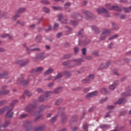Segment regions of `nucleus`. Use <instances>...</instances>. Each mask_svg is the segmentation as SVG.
<instances>
[{
	"label": "nucleus",
	"mask_w": 131,
	"mask_h": 131,
	"mask_svg": "<svg viewBox=\"0 0 131 131\" xmlns=\"http://www.w3.org/2000/svg\"><path fill=\"white\" fill-rule=\"evenodd\" d=\"M58 20L61 22L62 24H72V25H77L78 24V22L76 21H71L69 23V21L67 20H65L64 18L63 17L62 14H59L58 15Z\"/></svg>",
	"instance_id": "1"
},
{
	"label": "nucleus",
	"mask_w": 131,
	"mask_h": 131,
	"mask_svg": "<svg viewBox=\"0 0 131 131\" xmlns=\"http://www.w3.org/2000/svg\"><path fill=\"white\" fill-rule=\"evenodd\" d=\"M6 110H9L7 113H6V117H8L9 118H11V117H13V115H14V113L12 112V110H13V108H10L9 106L5 107L3 108H2L0 110V114H3Z\"/></svg>",
	"instance_id": "2"
},
{
	"label": "nucleus",
	"mask_w": 131,
	"mask_h": 131,
	"mask_svg": "<svg viewBox=\"0 0 131 131\" xmlns=\"http://www.w3.org/2000/svg\"><path fill=\"white\" fill-rule=\"evenodd\" d=\"M111 31H112V29H103L100 37V40H104V39H106L107 36H109V35H111Z\"/></svg>",
	"instance_id": "3"
},
{
	"label": "nucleus",
	"mask_w": 131,
	"mask_h": 131,
	"mask_svg": "<svg viewBox=\"0 0 131 131\" xmlns=\"http://www.w3.org/2000/svg\"><path fill=\"white\" fill-rule=\"evenodd\" d=\"M97 12L98 14H105L104 16L105 17H110V14H109V12H108V11L106 10L105 8H99L97 9Z\"/></svg>",
	"instance_id": "4"
},
{
	"label": "nucleus",
	"mask_w": 131,
	"mask_h": 131,
	"mask_svg": "<svg viewBox=\"0 0 131 131\" xmlns=\"http://www.w3.org/2000/svg\"><path fill=\"white\" fill-rule=\"evenodd\" d=\"M16 64H20L21 67H24L29 63V60L24 61L23 59L17 60L15 61Z\"/></svg>",
	"instance_id": "5"
},
{
	"label": "nucleus",
	"mask_w": 131,
	"mask_h": 131,
	"mask_svg": "<svg viewBox=\"0 0 131 131\" xmlns=\"http://www.w3.org/2000/svg\"><path fill=\"white\" fill-rule=\"evenodd\" d=\"M29 81L28 80H24L23 79V76H20L19 78L17 79V83L18 84H23V85H26L27 84H28V83Z\"/></svg>",
	"instance_id": "6"
},
{
	"label": "nucleus",
	"mask_w": 131,
	"mask_h": 131,
	"mask_svg": "<svg viewBox=\"0 0 131 131\" xmlns=\"http://www.w3.org/2000/svg\"><path fill=\"white\" fill-rule=\"evenodd\" d=\"M23 46L25 47V48H26L27 53L28 54H30L31 52H34V51H40V49L39 48H33V49L31 48H32V47H34V45L31 46L29 49L27 48L26 43H24L23 45Z\"/></svg>",
	"instance_id": "7"
},
{
	"label": "nucleus",
	"mask_w": 131,
	"mask_h": 131,
	"mask_svg": "<svg viewBox=\"0 0 131 131\" xmlns=\"http://www.w3.org/2000/svg\"><path fill=\"white\" fill-rule=\"evenodd\" d=\"M72 17L75 20H78V21H81L82 20V16L79 13H74L72 14Z\"/></svg>",
	"instance_id": "8"
},
{
	"label": "nucleus",
	"mask_w": 131,
	"mask_h": 131,
	"mask_svg": "<svg viewBox=\"0 0 131 131\" xmlns=\"http://www.w3.org/2000/svg\"><path fill=\"white\" fill-rule=\"evenodd\" d=\"M99 93V92L98 91H93L91 93H88L85 97L86 99H90V98H93L94 97H96V96L98 95V94Z\"/></svg>",
	"instance_id": "9"
},
{
	"label": "nucleus",
	"mask_w": 131,
	"mask_h": 131,
	"mask_svg": "<svg viewBox=\"0 0 131 131\" xmlns=\"http://www.w3.org/2000/svg\"><path fill=\"white\" fill-rule=\"evenodd\" d=\"M61 77H62V74L58 73L56 77H54L52 76H50L47 79H46L45 80H56V79L61 78Z\"/></svg>",
	"instance_id": "10"
},
{
	"label": "nucleus",
	"mask_w": 131,
	"mask_h": 131,
	"mask_svg": "<svg viewBox=\"0 0 131 131\" xmlns=\"http://www.w3.org/2000/svg\"><path fill=\"white\" fill-rule=\"evenodd\" d=\"M35 107H36V102H34L33 104H30L26 107L25 111H27V112H30L32 108H35Z\"/></svg>",
	"instance_id": "11"
},
{
	"label": "nucleus",
	"mask_w": 131,
	"mask_h": 131,
	"mask_svg": "<svg viewBox=\"0 0 131 131\" xmlns=\"http://www.w3.org/2000/svg\"><path fill=\"white\" fill-rule=\"evenodd\" d=\"M82 12L83 14H85V15H86L87 19H91V18H93V14L89 11L83 9L82 10Z\"/></svg>",
	"instance_id": "12"
},
{
	"label": "nucleus",
	"mask_w": 131,
	"mask_h": 131,
	"mask_svg": "<svg viewBox=\"0 0 131 131\" xmlns=\"http://www.w3.org/2000/svg\"><path fill=\"white\" fill-rule=\"evenodd\" d=\"M0 78H4L7 79L9 78V72L5 71L0 73Z\"/></svg>",
	"instance_id": "13"
},
{
	"label": "nucleus",
	"mask_w": 131,
	"mask_h": 131,
	"mask_svg": "<svg viewBox=\"0 0 131 131\" xmlns=\"http://www.w3.org/2000/svg\"><path fill=\"white\" fill-rule=\"evenodd\" d=\"M43 70V68L42 67H38L36 69H33L32 70V73H35V74H40L41 73V72Z\"/></svg>",
	"instance_id": "14"
},
{
	"label": "nucleus",
	"mask_w": 131,
	"mask_h": 131,
	"mask_svg": "<svg viewBox=\"0 0 131 131\" xmlns=\"http://www.w3.org/2000/svg\"><path fill=\"white\" fill-rule=\"evenodd\" d=\"M129 92H131V85L128 86V87L127 89V92H124L122 94V97H127L128 96H130L131 93H129Z\"/></svg>",
	"instance_id": "15"
},
{
	"label": "nucleus",
	"mask_w": 131,
	"mask_h": 131,
	"mask_svg": "<svg viewBox=\"0 0 131 131\" xmlns=\"http://www.w3.org/2000/svg\"><path fill=\"white\" fill-rule=\"evenodd\" d=\"M85 39H86V36H84L82 37V41H79V46H86L88 43H90L91 41H89L87 42H85Z\"/></svg>",
	"instance_id": "16"
},
{
	"label": "nucleus",
	"mask_w": 131,
	"mask_h": 131,
	"mask_svg": "<svg viewBox=\"0 0 131 131\" xmlns=\"http://www.w3.org/2000/svg\"><path fill=\"white\" fill-rule=\"evenodd\" d=\"M110 64H111V62L110 61L106 62L105 66H104V64L103 63H102L100 65L99 69L100 70H101L102 69H104V68H108L109 67V65H110Z\"/></svg>",
	"instance_id": "17"
},
{
	"label": "nucleus",
	"mask_w": 131,
	"mask_h": 131,
	"mask_svg": "<svg viewBox=\"0 0 131 131\" xmlns=\"http://www.w3.org/2000/svg\"><path fill=\"white\" fill-rule=\"evenodd\" d=\"M50 105L45 106V105H41L39 108V111L36 113L35 115H37V114H39L40 112H41L42 110H45V109H48L50 108Z\"/></svg>",
	"instance_id": "18"
},
{
	"label": "nucleus",
	"mask_w": 131,
	"mask_h": 131,
	"mask_svg": "<svg viewBox=\"0 0 131 131\" xmlns=\"http://www.w3.org/2000/svg\"><path fill=\"white\" fill-rule=\"evenodd\" d=\"M111 9L112 11H118L119 12L121 11V8H120L118 6H113Z\"/></svg>",
	"instance_id": "19"
},
{
	"label": "nucleus",
	"mask_w": 131,
	"mask_h": 131,
	"mask_svg": "<svg viewBox=\"0 0 131 131\" xmlns=\"http://www.w3.org/2000/svg\"><path fill=\"white\" fill-rule=\"evenodd\" d=\"M54 71V69L52 68L48 69L44 73V75L45 76H47V75H49V74H51V73H53V72Z\"/></svg>",
	"instance_id": "20"
},
{
	"label": "nucleus",
	"mask_w": 131,
	"mask_h": 131,
	"mask_svg": "<svg viewBox=\"0 0 131 131\" xmlns=\"http://www.w3.org/2000/svg\"><path fill=\"white\" fill-rule=\"evenodd\" d=\"M25 11H26V8L24 7H20L17 10L16 13L17 14H22V13H24Z\"/></svg>",
	"instance_id": "21"
},
{
	"label": "nucleus",
	"mask_w": 131,
	"mask_h": 131,
	"mask_svg": "<svg viewBox=\"0 0 131 131\" xmlns=\"http://www.w3.org/2000/svg\"><path fill=\"white\" fill-rule=\"evenodd\" d=\"M92 30L93 31H94L95 33H100V30H99V28L98 27L93 26L91 27Z\"/></svg>",
	"instance_id": "22"
},
{
	"label": "nucleus",
	"mask_w": 131,
	"mask_h": 131,
	"mask_svg": "<svg viewBox=\"0 0 131 131\" xmlns=\"http://www.w3.org/2000/svg\"><path fill=\"white\" fill-rule=\"evenodd\" d=\"M126 102V100L124 98H120L119 100L115 103V104H123L124 103H125Z\"/></svg>",
	"instance_id": "23"
},
{
	"label": "nucleus",
	"mask_w": 131,
	"mask_h": 131,
	"mask_svg": "<svg viewBox=\"0 0 131 131\" xmlns=\"http://www.w3.org/2000/svg\"><path fill=\"white\" fill-rule=\"evenodd\" d=\"M62 87H58L54 90V94H58V93L62 92Z\"/></svg>",
	"instance_id": "24"
},
{
	"label": "nucleus",
	"mask_w": 131,
	"mask_h": 131,
	"mask_svg": "<svg viewBox=\"0 0 131 131\" xmlns=\"http://www.w3.org/2000/svg\"><path fill=\"white\" fill-rule=\"evenodd\" d=\"M1 37H3V38H6V37H8L9 39H13V37H12V36L8 34H5L1 35Z\"/></svg>",
	"instance_id": "25"
},
{
	"label": "nucleus",
	"mask_w": 131,
	"mask_h": 131,
	"mask_svg": "<svg viewBox=\"0 0 131 131\" xmlns=\"http://www.w3.org/2000/svg\"><path fill=\"white\" fill-rule=\"evenodd\" d=\"M24 126H30L31 125V122L29 121H25L23 122Z\"/></svg>",
	"instance_id": "26"
},
{
	"label": "nucleus",
	"mask_w": 131,
	"mask_h": 131,
	"mask_svg": "<svg viewBox=\"0 0 131 131\" xmlns=\"http://www.w3.org/2000/svg\"><path fill=\"white\" fill-rule=\"evenodd\" d=\"M8 94H10V91L9 90H4L3 91H0V95H8Z\"/></svg>",
	"instance_id": "27"
},
{
	"label": "nucleus",
	"mask_w": 131,
	"mask_h": 131,
	"mask_svg": "<svg viewBox=\"0 0 131 131\" xmlns=\"http://www.w3.org/2000/svg\"><path fill=\"white\" fill-rule=\"evenodd\" d=\"M61 116L62 122H65V120H66V116L65 115V113L61 112Z\"/></svg>",
	"instance_id": "28"
},
{
	"label": "nucleus",
	"mask_w": 131,
	"mask_h": 131,
	"mask_svg": "<svg viewBox=\"0 0 131 131\" xmlns=\"http://www.w3.org/2000/svg\"><path fill=\"white\" fill-rule=\"evenodd\" d=\"M112 25L113 29H114V30H118V29H119V28L117 25L115 24V23H112Z\"/></svg>",
	"instance_id": "29"
},
{
	"label": "nucleus",
	"mask_w": 131,
	"mask_h": 131,
	"mask_svg": "<svg viewBox=\"0 0 131 131\" xmlns=\"http://www.w3.org/2000/svg\"><path fill=\"white\" fill-rule=\"evenodd\" d=\"M66 28H67L66 34L68 35V34H70V33H71V28H69V27H66Z\"/></svg>",
	"instance_id": "30"
},
{
	"label": "nucleus",
	"mask_w": 131,
	"mask_h": 131,
	"mask_svg": "<svg viewBox=\"0 0 131 131\" xmlns=\"http://www.w3.org/2000/svg\"><path fill=\"white\" fill-rule=\"evenodd\" d=\"M100 93H101V94H103V95L107 94V89L105 88H101L100 89Z\"/></svg>",
	"instance_id": "31"
},
{
	"label": "nucleus",
	"mask_w": 131,
	"mask_h": 131,
	"mask_svg": "<svg viewBox=\"0 0 131 131\" xmlns=\"http://www.w3.org/2000/svg\"><path fill=\"white\" fill-rule=\"evenodd\" d=\"M75 64H76V65H80V64H81L82 62V59H77V60H74Z\"/></svg>",
	"instance_id": "32"
},
{
	"label": "nucleus",
	"mask_w": 131,
	"mask_h": 131,
	"mask_svg": "<svg viewBox=\"0 0 131 131\" xmlns=\"http://www.w3.org/2000/svg\"><path fill=\"white\" fill-rule=\"evenodd\" d=\"M54 94V92L52 91L47 92L45 93V96L46 98H48V97H50V96H52Z\"/></svg>",
	"instance_id": "33"
},
{
	"label": "nucleus",
	"mask_w": 131,
	"mask_h": 131,
	"mask_svg": "<svg viewBox=\"0 0 131 131\" xmlns=\"http://www.w3.org/2000/svg\"><path fill=\"white\" fill-rule=\"evenodd\" d=\"M82 83H89L90 82V80L89 78H85L82 80Z\"/></svg>",
	"instance_id": "34"
},
{
	"label": "nucleus",
	"mask_w": 131,
	"mask_h": 131,
	"mask_svg": "<svg viewBox=\"0 0 131 131\" xmlns=\"http://www.w3.org/2000/svg\"><path fill=\"white\" fill-rule=\"evenodd\" d=\"M35 40L36 41H37V42H39V41L41 40V36L40 35L37 36L35 38Z\"/></svg>",
	"instance_id": "35"
},
{
	"label": "nucleus",
	"mask_w": 131,
	"mask_h": 131,
	"mask_svg": "<svg viewBox=\"0 0 131 131\" xmlns=\"http://www.w3.org/2000/svg\"><path fill=\"white\" fill-rule=\"evenodd\" d=\"M38 58H39L40 59H45V53H40L39 54H38L37 55Z\"/></svg>",
	"instance_id": "36"
},
{
	"label": "nucleus",
	"mask_w": 131,
	"mask_h": 131,
	"mask_svg": "<svg viewBox=\"0 0 131 131\" xmlns=\"http://www.w3.org/2000/svg\"><path fill=\"white\" fill-rule=\"evenodd\" d=\"M24 94H26L28 97H31L32 95L31 93H30V92L28 91V90H25Z\"/></svg>",
	"instance_id": "37"
},
{
	"label": "nucleus",
	"mask_w": 131,
	"mask_h": 131,
	"mask_svg": "<svg viewBox=\"0 0 131 131\" xmlns=\"http://www.w3.org/2000/svg\"><path fill=\"white\" fill-rule=\"evenodd\" d=\"M41 4H43V5H50V2L47 0H42L41 1Z\"/></svg>",
	"instance_id": "38"
},
{
	"label": "nucleus",
	"mask_w": 131,
	"mask_h": 131,
	"mask_svg": "<svg viewBox=\"0 0 131 131\" xmlns=\"http://www.w3.org/2000/svg\"><path fill=\"white\" fill-rule=\"evenodd\" d=\"M9 124H10V122L9 121H6L4 122V124L2 125V127H4V128L7 127L9 125Z\"/></svg>",
	"instance_id": "39"
},
{
	"label": "nucleus",
	"mask_w": 131,
	"mask_h": 131,
	"mask_svg": "<svg viewBox=\"0 0 131 131\" xmlns=\"http://www.w3.org/2000/svg\"><path fill=\"white\" fill-rule=\"evenodd\" d=\"M117 37H118V34H115L112 36V37H110L108 39L109 40H111L112 39H115V38H117Z\"/></svg>",
	"instance_id": "40"
},
{
	"label": "nucleus",
	"mask_w": 131,
	"mask_h": 131,
	"mask_svg": "<svg viewBox=\"0 0 131 131\" xmlns=\"http://www.w3.org/2000/svg\"><path fill=\"white\" fill-rule=\"evenodd\" d=\"M117 37H118V34H115L112 36V37H110L108 39L109 40H111L112 39H115V38H117Z\"/></svg>",
	"instance_id": "41"
},
{
	"label": "nucleus",
	"mask_w": 131,
	"mask_h": 131,
	"mask_svg": "<svg viewBox=\"0 0 131 131\" xmlns=\"http://www.w3.org/2000/svg\"><path fill=\"white\" fill-rule=\"evenodd\" d=\"M52 9H53V10H55V11L57 10H59V11H62V7L59 6V7L53 6Z\"/></svg>",
	"instance_id": "42"
},
{
	"label": "nucleus",
	"mask_w": 131,
	"mask_h": 131,
	"mask_svg": "<svg viewBox=\"0 0 131 131\" xmlns=\"http://www.w3.org/2000/svg\"><path fill=\"white\" fill-rule=\"evenodd\" d=\"M71 6V3L70 2L66 3L64 4V9H68L69 7H70Z\"/></svg>",
	"instance_id": "43"
},
{
	"label": "nucleus",
	"mask_w": 131,
	"mask_h": 131,
	"mask_svg": "<svg viewBox=\"0 0 131 131\" xmlns=\"http://www.w3.org/2000/svg\"><path fill=\"white\" fill-rule=\"evenodd\" d=\"M123 10H124V12H125V13H129V12H130V9H129V8L124 7Z\"/></svg>",
	"instance_id": "44"
},
{
	"label": "nucleus",
	"mask_w": 131,
	"mask_h": 131,
	"mask_svg": "<svg viewBox=\"0 0 131 131\" xmlns=\"http://www.w3.org/2000/svg\"><path fill=\"white\" fill-rule=\"evenodd\" d=\"M76 120H77V117H72V118L71 119V122H74V121H76Z\"/></svg>",
	"instance_id": "45"
},
{
	"label": "nucleus",
	"mask_w": 131,
	"mask_h": 131,
	"mask_svg": "<svg viewBox=\"0 0 131 131\" xmlns=\"http://www.w3.org/2000/svg\"><path fill=\"white\" fill-rule=\"evenodd\" d=\"M17 24H19L21 26H24V25H25V23L24 21L18 20L17 21Z\"/></svg>",
	"instance_id": "46"
},
{
	"label": "nucleus",
	"mask_w": 131,
	"mask_h": 131,
	"mask_svg": "<svg viewBox=\"0 0 131 131\" xmlns=\"http://www.w3.org/2000/svg\"><path fill=\"white\" fill-rule=\"evenodd\" d=\"M59 27V24L57 23H54L53 29L54 30H57L58 29V28Z\"/></svg>",
	"instance_id": "47"
},
{
	"label": "nucleus",
	"mask_w": 131,
	"mask_h": 131,
	"mask_svg": "<svg viewBox=\"0 0 131 131\" xmlns=\"http://www.w3.org/2000/svg\"><path fill=\"white\" fill-rule=\"evenodd\" d=\"M105 7L106 8H107L108 10H111V9H112V5H111V4H106L105 5Z\"/></svg>",
	"instance_id": "48"
},
{
	"label": "nucleus",
	"mask_w": 131,
	"mask_h": 131,
	"mask_svg": "<svg viewBox=\"0 0 131 131\" xmlns=\"http://www.w3.org/2000/svg\"><path fill=\"white\" fill-rule=\"evenodd\" d=\"M19 17H20L19 14H16L15 16L12 17V20L15 21V20H17V18H19Z\"/></svg>",
	"instance_id": "49"
},
{
	"label": "nucleus",
	"mask_w": 131,
	"mask_h": 131,
	"mask_svg": "<svg viewBox=\"0 0 131 131\" xmlns=\"http://www.w3.org/2000/svg\"><path fill=\"white\" fill-rule=\"evenodd\" d=\"M99 127H100V128H105L107 127H109V125L106 124H102L100 125Z\"/></svg>",
	"instance_id": "50"
},
{
	"label": "nucleus",
	"mask_w": 131,
	"mask_h": 131,
	"mask_svg": "<svg viewBox=\"0 0 131 131\" xmlns=\"http://www.w3.org/2000/svg\"><path fill=\"white\" fill-rule=\"evenodd\" d=\"M16 103H18V100H15L12 101V102L10 103V106H11V107H13V106H14V105H15Z\"/></svg>",
	"instance_id": "51"
},
{
	"label": "nucleus",
	"mask_w": 131,
	"mask_h": 131,
	"mask_svg": "<svg viewBox=\"0 0 131 131\" xmlns=\"http://www.w3.org/2000/svg\"><path fill=\"white\" fill-rule=\"evenodd\" d=\"M43 11L45 12V13H50V9L47 7H43Z\"/></svg>",
	"instance_id": "52"
},
{
	"label": "nucleus",
	"mask_w": 131,
	"mask_h": 131,
	"mask_svg": "<svg viewBox=\"0 0 131 131\" xmlns=\"http://www.w3.org/2000/svg\"><path fill=\"white\" fill-rule=\"evenodd\" d=\"M63 102V99H58L56 102L55 105H59V104H61Z\"/></svg>",
	"instance_id": "53"
},
{
	"label": "nucleus",
	"mask_w": 131,
	"mask_h": 131,
	"mask_svg": "<svg viewBox=\"0 0 131 131\" xmlns=\"http://www.w3.org/2000/svg\"><path fill=\"white\" fill-rule=\"evenodd\" d=\"M116 88V86L113 84L110 86V90H111V91H114V90H115Z\"/></svg>",
	"instance_id": "54"
},
{
	"label": "nucleus",
	"mask_w": 131,
	"mask_h": 131,
	"mask_svg": "<svg viewBox=\"0 0 131 131\" xmlns=\"http://www.w3.org/2000/svg\"><path fill=\"white\" fill-rule=\"evenodd\" d=\"M42 127L41 126H38V127H35L34 128L35 130H42Z\"/></svg>",
	"instance_id": "55"
},
{
	"label": "nucleus",
	"mask_w": 131,
	"mask_h": 131,
	"mask_svg": "<svg viewBox=\"0 0 131 131\" xmlns=\"http://www.w3.org/2000/svg\"><path fill=\"white\" fill-rule=\"evenodd\" d=\"M39 101L40 102H43L45 101V96H41L39 98Z\"/></svg>",
	"instance_id": "56"
},
{
	"label": "nucleus",
	"mask_w": 131,
	"mask_h": 131,
	"mask_svg": "<svg viewBox=\"0 0 131 131\" xmlns=\"http://www.w3.org/2000/svg\"><path fill=\"white\" fill-rule=\"evenodd\" d=\"M57 117H58V115L53 117L51 120V122H55L57 119Z\"/></svg>",
	"instance_id": "57"
},
{
	"label": "nucleus",
	"mask_w": 131,
	"mask_h": 131,
	"mask_svg": "<svg viewBox=\"0 0 131 131\" xmlns=\"http://www.w3.org/2000/svg\"><path fill=\"white\" fill-rule=\"evenodd\" d=\"M28 116V115L27 114H23L20 115V118H25L26 117H27Z\"/></svg>",
	"instance_id": "58"
},
{
	"label": "nucleus",
	"mask_w": 131,
	"mask_h": 131,
	"mask_svg": "<svg viewBox=\"0 0 131 131\" xmlns=\"http://www.w3.org/2000/svg\"><path fill=\"white\" fill-rule=\"evenodd\" d=\"M108 100V98L107 97H105L104 99H102L100 100V103H104V102H106V101H107Z\"/></svg>",
	"instance_id": "59"
},
{
	"label": "nucleus",
	"mask_w": 131,
	"mask_h": 131,
	"mask_svg": "<svg viewBox=\"0 0 131 131\" xmlns=\"http://www.w3.org/2000/svg\"><path fill=\"white\" fill-rule=\"evenodd\" d=\"M88 78V79H90V81L91 80H93V79L94 78V75H89Z\"/></svg>",
	"instance_id": "60"
},
{
	"label": "nucleus",
	"mask_w": 131,
	"mask_h": 131,
	"mask_svg": "<svg viewBox=\"0 0 131 131\" xmlns=\"http://www.w3.org/2000/svg\"><path fill=\"white\" fill-rule=\"evenodd\" d=\"M64 73L65 75H66V76H67L68 77H69V76H71V74H70V73L68 71H65Z\"/></svg>",
	"instance_id": "61"
},
{
	"label": "nucleus",
	"mask_w": 131,
	"mask_h": 131,
	"mask_svg": "<svg viewBox=\"0 0 131 131\" xmlns=\"http://www.w3.org/2000/svg\"><path fill=\"white\" fill-rule=\"evenodd\" d=\"M113 73H114L115 75H117V76H119V74H118V72H117V69H115L113 71Z\"/></svg>",
	"instance_id": "62"
},
{
	"label": "nucleus",
	"mask_w": 131,
	"mask_h": 131,
	"mask_svg": "<svg viewBox=\"0 0 131 131\" xmlns=\"http://www.w3.org/2000/svg\"><path fill=\"white\" fill-rule=\"evenodd\" d=\"M82 55H85L86 54V49L85 48L82 49Z\"/></svg>",
	"instance_id": "63"
},
{
	"label": "nucleus",
	"mask_w": 131,
	"mask_h": 131,
	"mask_svg": "<svg viewBox=\"0 0 131 131\" xmlns=\"http://www.w3.org/2000/svg\"><path fill=\"white\" fill-rule=\"evenodd\" d=\"M83 129H84V130L88 131V124H84L83 125Z\"/></svg>",
	"instance_id": "64"
}]
</instances>
